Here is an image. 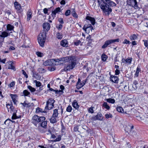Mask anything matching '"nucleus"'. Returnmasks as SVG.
Segmentation results:
<instances>
[{
  "label": "nucleus",
  "instance_id": "obj_59",
  "mask_svg": "<svg viewBox=\"0 0 148 148\" xmlns=\"http://www.w3.org/2000/svg\"><path fill=\"white\" fill-rule=\"evenodd\" d=\"M22 73L25 76V77L26 78H27L28 77V76L27 75V74L26 72L23 70H22Z\"/></svg>",
  "mask_w": 148,
  "mask_h": 148
},
{
  "label": "nucleus",
  "instance_id": "obj_4",
  "mask_svg": "<svg viewBox=\"0 0 148 148\" xmlns=\"http://www.w3.org/2000/svg\"><path fill=\"white\" fill-rule=\"evenodd\" d=\"M45 118L44 117L39 116L35 115L32 117V122L35 125H36L38 123L42 122L45 120Z\"/></svg>",
  "mask_w": 148,
  "mask_h": 148
},
{
  "label": "nucleus",
  "instance_id": "obj_27",
  "mask_svg": "<svg viewBox=\"0 0 148 148\" xmlns=\"http://www.w3.org/2000/svg\"><path fill=\"white\" fill-rule=\"evenodd\" d=\"M58 110L57 109H55L54 110L53 113V116L55 117H58Z\"/></svg>",
  "mask_w": 148,
  "mask_h": 148
},
{
  "label": "nucleus",
  "instance_id": "obj_30",
  "mask_svg": "<svg viewBox=\"0 0 148 148\" xmlns=\"http://www.w3.org/2000/svg\"><path fill=\"white\" fill-rule=\"evenodd\" d=\"M27 88L32 93L34 92L36 90L35 88L29 85L27 86Z\"/></svg>",
  "mask_w": 148,
  "mask_h": 148
},
{
  "label": "nucleus",
  "instance_id": "obj_45",
  "mask_svg": "<svg viewBox=\"0 0 148 148\" xmlns=\"http://www.w3.org/2000/svg\"><path fill=\"white\" fill-rule=\"evenodd\" d=\"M87 39L88 40H87L88 43L90 44L91 43L92 40L90 35L87 37Z\"/></svg>",
  "mask_w": 148,
  "mask_h": 148
},
{
  "label": "nucleus",
  "instance_id": "obj_16",
  "mask_svg": "<svg viewBox=\"0 0 148 148\" xmlns=\"http://www.w3.org/2000/svg\"><path fill=\"white\" fill-rule=\"evenodd\" d=\"M111 43H112L110 40H106L104 44L102 46V48L103 49H104L107 47L108 45Z\"/></svg>",
  "mask_w": 148,
  "mask_h": 148
},
{
  "label": "nucleus",
  "instance_id": "obj_28",
  "mask_svg": "<svg viewBox=\"0 0 148 148\" xmlns=\"http://www.w3.org/2000/svg\"><path fill=\"white\" fill-rule=\"evenodd\" d=\"M73 11L71 12V14L75 18H77L78 17V16L75 12V10L74 9H73Z\"/></svg>",
  "mask_w": 148,
  "mask_h": 148
},
{
  "label": "nucleus",
  "instance_id": "obj_19",
  "mask_svg": "<svg viewBox=\"0 0 148 148\" xmlns=\"http://www.w3.org/2000/svg\"><path fill=\"white\" fill-rule=\"evenodd\" d=\"M91 27H92L91 25L90 24H88V25H85L83 28V29L85 31V32H86L87 31V29H88Z\"/></svg>",
  "mask_w": 148,
  "mask_h": 148
},
{
  "label": "nucleus",
  "instance_id": "obj_17",
  "mask_svg": "<svg viewBox=\"0 0 148 148\" xmlns=\"http://www.w3.org/2000/svg\"><path fill=\"white\" fill-rule=\"evenodd\" d=\"M9 65L8 66V69H12L14 71L16 70L14 66V63L13 62L10 61L9 62Z\"/></svg>",
  "mask_w": 148,
  "mask_h": 148
},
{
  "label": "nucleus",
  "instance_id": "obj_31",
  "mask_svg": "<svg viewBox=\"0 0 148 148\" xmlns=\"http://www.w3.org/2000/svg\"><path fill=\"white\" fill-rule=\"evenodd\" d=\"M106 101L107 102L112 103H114L115 102V100L112 98L108 99H106Z\"/></svg>",
  "mask_w": 148,
  "mask_h": 148
},
{
  "label": "nucleus",
  "instance_id": "obj_1",
  "mask_svg": "<svg viewBox=\"0 0 148 148\" xmlns=\"http://www.w3.org/2000/svg\"><path fill=\"white\" fill-rule=\"evenodd\" d=\"M99 6L105 15L109 16L112 12L111 7L115 6L116 4L110 0H98Z\"/></svg>",
  "mask_w": 148,
  "mask_h": 148
},
{
  "label": "nucleus",
  "instance_id": "obj_44",
  "mask_svg": "<svg viewBox=\"0 0 148 148\" xmlns=\"http://www.w3.org/2000/svg\"><path fill=\"white\" fill-rule=\"evenodd\" d=\"M55 92L56 94H59L60 95L63 93V91L61 90H55Z\"/></svg>",
  "mask_w": 148,
  "mask_h": 148
},
{
  "label": "nucleus",
  "instance_id": "obj_51",
  "mask_svg": "<svg viewBox=\"0 0 148 148\" xmlns=\"http://www.w3.org/2000/svg\"><path fill=\"white\" fill-rule=\"evenodd\" d=\"M71 14V11L70 10H68L66 11L65 13V15L66 16H69Z\"/></svg>",
  "mask_w": 148,
  "mask_h": 148
},
{
  "label": "nucleus",
  "instance_id": "obj_49",
  "mask_svg": "<svg viewBox=\"0 0 148 148\" xmlns=\"http://www.w3.org/2000/svg\"><path fill=\"white\" fill-rule=\"evenodd\" d=\"M112 43H113L115 42H119L120 39L119 38H117L115 39H110Z\"/></svg>",
  "mask_w": 148,
  "mask_h": 148
},
{
  "label": "nucleus",
  "instance_id": "obj_25",
  "mask_svg": "<svg viewBox=\"0 0 148 148\" xmlns=\"http://www.w3.org/2000/svg\"><path fill=\"white\" fill-rule=\"evenodd\" d=\"M57 117L53 116H52L51 118L50 121V122L51 123H54L56 122V118Z\"/></svg>",
  "mask_w": 148,
  "mask_h": 148
},
{
  "label": "nucleus",
  "instance_id": "obj_32",
  "mask_svg": "<svg viewBox=\"0 0 148 148\" xmlns=\"http://www.w3.org/2000/svg\"><path fill=\"white\" fill-rule=\"evenodd\" d=\"M116 109L117 111L119 112L122 113L124 112L123 109L121 107H118L116 108Z\"/></svg>",
  "mask_w": 148,
  "mask_h": 148
},
{
  "label": "nucleus",
  "instance_id": "obj_40",
  "mask_svg": "<svg viewBox=\"0 0 148 148\" xmlns=\"http://www.w3.org/2000/svg\"><path fill=\"white\" fill-rule=\"evenodd\" d=\"M39 72L41 73H44L46 72L45 69L42 68H39L38 69Z\"/></svg>",
  "mask_w": 148,
  "mask_h": 148
},
{
  "label": "nucleus",
  "instance_id": "obj_6",
  "mask_svg": "<svg viewBox=\"0 0 148 148\" xmlns=\"http://www.w3.org/2000/svg\"><path fill=\"white\" fill-rule=\"evenodd\" d=\"M10 109L11 110L10 113L13 112V115L12 117V120L18 119L20 117V116H16V113L17 112V110L15 109L13 106H10Z\"/></svg>",
  "mask_w": 148,
  "mask_h": 148
},
{
  "label": "nucleus",
  "instance_id": "obj_38",
  "mask_svg": "<svg viewBox=\"0 0 148 148\" xmlns=\"http://www.w3.org/2000/svg\"><path fill=\"white\" fill-rule=\"evenodd\" d=\"M38 131L41 133H43L45 132V130L43 128V127H38Z\"/></svg>",
  "mask_w": 148,
  "mask_h": 148
},
{
  "label": "nucleus",
  "instance_id": "obj_46",
  "mask_svg": "<svg viewBox=\"0 0 148 148\" xmlns=\"http://www.w3.org/2000/svg\"><path fill=\"white\" fill-rule=\"evenodd\" d=\"M125 60L126 63L130 64L131 63V62L132 60V58H127Z\"/></svg>",
  "mask_w": 148,
  "mask_h": 148
},
{
  "label": "nucleus",
  "instance_id": "obj_41",
  "mask_svg": "<svg viewBox=\"0 0 148 148\" xmlns=\"http://www.w3.org/2000/svg\"><path fill=\"white\" fill-rule=\"evenodd\" d=\"M101 58L103 61H105L106 60L107 56L105 54H103L101 56Z\"/></svg>",
  "mask_w": 148,
  "mask_h": 148
},
{
  "label": "nucleus",
  "instance_id": "obj_63",
  "mask_svg": "<svg viewBox=\"0 0 148 148\" xmlns=\"http://www.w3.org/2000/svg\"><path fill=\"white\" fill-rule=\"evenodd\" d=\"M144 42L145 45L148 49V41L145 40L144 41Z\"/></svg>",
  "mask_w": 148,
  "mask_h": 148
},
{
  "label": "nucleus",
  "instance_id": "obj_52",
  "mask_svg": "<svg viewBox=\"0 0 148 148\" xmlns=\"http://www.w3.org/2000/svg\"><path fill=\"white\" fill-rule=\"evenodd\" d=\"M21 104H22L24 107H28L29 106V103H27L25 102H24V103H21Z\"/></svg>",
  "mask_w": 148,
  "mask_h": 148
},
{
  "label": "nucleus",
  "instance_id": "obj_24",
  "mask_svg": "<svg viewBox=\"0 0 148 148\" xmlns=\"http://www.w3.org/2000/svg\"><path fill=\"white\" fill-rule=\"evenodd\" d=\"M23 94L24 96H29L30 95V93L28 92L27 90H25L23 91Z\"/></svg>",
  "mask_w": 148,
  "mask_h": 148
},
{
  "label": "nucleus",
  "instance_id": "obj_36",
  "mask_svg": "<svg viewBox=\"0 0 148 148\" xmlns=\"http://www.w3.org/2000/svg\"><path fill=\"white\" fill-rule=\"evenodd\" d=\"M36 54L38 57H41L44 56L43 53L39 51L36 52Z\"/></svg>",
  "mask_w": 148,
  "mask_h": 148
},
{
  "label": "nucleus",
  "instance_id": "obj_61",
  "mask_svg": "<svg viewBox=\"0 0 148 148\" xmlns=\"http://www.w3.org/2000/svg\"><path fill=\"white\" fill-rule=\"evenodd\" d=\"M36 86L37 87H40L41 86V83L39 81L37 82L36 84Z\"/></svg>",
  "mask_w": 148,
  "mask_h": 148
},
{
  "label": "nucleus",
  "instance_id": "obj_47",
  "mask_svg": "<svg viewBox=\"0 0 148 148\" xmlns=\"http://www.w3.org/2000/svg\"><path fill=\"white\" fill-rule=\"evenodd\" d=\"M74 44L76 46H78L81 44V42L80 40H77L74 42Z\"/></svg>",
  "mask_w": 148,
  "mask_h": 148
},
{
  "label": "nucleus",
  "instance_id": "obj_34",
  "mask_svg": "<svg viewBox=\"0 0 148 148\" xmlns=\"http://www.w3.org/2000/svg\"><path fill=\"white\" fill-rule=\"evenodd\" d=\"M36 112L37 113H39L40 112H45L42 109L39 107L37 108L36 110Z\"/></svg>",
  "mask_w": 148,
  "mask_h": 148
},
{
  "label": "nucleus",
  "instance_id": "obj_64",
  "mask_svg": "<svg viewBox=\"0 0 148 148\" xmlns=\"http://www.w3.org/2000/svg\"><path fill=\"white\" fill-rule=\"evenodd\" d=\"M48 9L46 8H45L43 9L44 13L45 14H47L48 13Z\"/></svg>",
  "mask_w": 148,
  "mask_h": 148
},
{
  "label": "nucleus",
  "instance_id": "obj_20",
  "mask_svg": "<svg viewBox=\"0 0 148 148\" xmlns=\"http://www.w3.org/2000/svg\"><path fill=\"white\" fill-rule=\"evenodd\" d=\"M131 40H136L138 38L137 36L135 34H132L130 37Z\"/></svg>",
  "mask_w": 148,
  "mask_h": 148
},
{
  "label": "nucleus",
  "instance_id": "obj_42",
  "mask_svg": "<svg viewBox=\"0 0 148 148\" xmlns=\"http://www.w3.org/2000/svg\"><path fill=\"white\" fill-rule=\"evenodd\" d=\"M61 136L60 135L58 136V137L57 138L55 139L53 141L54 142H57L60 141L61 140Z\"/></svg>",
  "mask_w": 148,
  "mask_h": 148
},
{
  "label": "nucleus",
  "instance_id": "obj_56",
  "mask_svg": "<svg viewBox=\"0 0 148 148\" xmlns=\"http://www.w3.org/2000/svg\"><path fill=\"white\" fill-rule=\"evenodd\" d=\"M58 21L61 24H63L64 23V21L63 18H59L58 19Z\"/></svg>",
  "mask_w": 148,
  "mask_h": 148
},
{
  "label": "nucleus",
  "instance_id": "obj_9",
  "mask_svg": "<svg viewBox=\"0 0 148 148\" xmlns=\"http://www.w3.org/2000/svg\"><path fill=\"white\" fill-rule=\"evenodd\" d=\"M10 33L7 32L6 31H3L1 33L0 35L1 39H2L3 41L5 38L10 36Z\"/></svg>",
  "mask_w": 148,
  "mask_h": 148
},
{
  "label": "nucleus",
  "instance_id": "obj_26",
  "mask_svg": "<svg viewBox=\"0 0 148 148\" xmlns=\"http://www.w3.org/2000/svg\"><path fill=\"white\" fill-rule=\"evenodd\" d=\"M15 7L17 10H19L20 9L21 7L20 5L17 2H15L14 3Z\"/></svg>",
  "mask_w": 148,
  "mask_h": 148
},
{
  "label": "nucleus",
  "instance_id": "obj_37",
  "mask_svg": "<svg viewBox=\"0 0 148 148\" xmlns=\"http://www.w3.org/2000/svg\"><path fill=\"white\" fill-rule=\"evenodd\" d=\"M72 109V107L70 106H69L66 109V111L68 112H71Z\"/></svg>",
  "mask_w": 148,
  "mask_h": 148
},
{
  "label": "nucleus",
  "instance_id": "obj_50",
  "mask_svg": "<svg viewBox=\"0 0 148 148\" xmlns=\"http://www.w3.org/2000/svg\"><path fill=\"white\" fill-rule=\"evenodd\" d=\"M78 129L79 126H76L74 127L73 130L75 132H78L79 133H80V132L78 130Z\"/></svg>",
  "mask_w": 148,
  "mask_h": 148
},
{
  "label": "nucleus",
  "instance_id": "obj_14",
  "mask_svg": "<svg viewBox=\"0 0 148 148\" xmlns=\"http://www.w3.org/2000/svg\"><path fill=\"white\" fill-rule=\"evenodd\" d=\"M60 45L63 47H67L68 45V42L66 40H62L60 42Z\"/></svg>",
  "mask_w": 148,
  "mask_h": 148
},
{
  "label": "nucleus",
  "instance_id": "obj_10",
  "mask_svg": "<svg viewBox=\"0 0 148 148\" xmlns=\"http://www.w3.org/2000/svg\"><path fill=\"white\" fill-rule=\"evenodd\" d=\"M110 80L113 82L118 83L119 81V78L118 77L111 75L110 77Z\"/></svg>",
  "mask_w": 148,
  "mask_h": 148
},
{
  "label": "nucleus",
  "instance_id": "obj_55",
  "mask_svg": "<svg viewBox=\"0 0 148 148\" xmlns=\"http://www.w3.org/2000/svg\"><path fill=\"white\" fill-rule=\"evenodd\" d=\"M123 44H130L131 42L129 40H128L126 39H125L124 41H123Z\"/></svg>",
  "mask_w": 148,
  "mask_h": 148
},
{
  "label": "nucleus",
  "instance_id": "obj_23",
  "mask_svg": "<svg viewBox=\"0 0 148 148\" xmlns=\"http://www.w3.org/2000/svg\"><path fill=\"white\" fill-rule=\"evenodd\" d=\"M42 122L41 124V127L43 128L46 127L47 125V121L44 120Z\"/></svg>",
  "mask_w": 148,
  "mask_h": 148
},
{
  "label": "nucleus",
  "instance_id": "obj_53",
  "mask_svg": "<svg viewBox=\"0 0 148 148\" xmlns=\"http://www.w3.org/2000/svg\"><path fill=\"white\" fill-rule=\"evenodd\" d=\"M8 106H13V103L12 101H10L8 103H7L6 104V106L8 109Z\"/></svg>",
  "mask_w": 148,
  "mask_h": 148
},
{
  "label": "nucleus",
  "instance_id": "obj_2",
  "mask_svg": "<svg viewBox=\"0 0 148 148\" xmlns=\"http://www.w3.org/2000/svg\"><path fill=\"white\" fill-rule=\"evenodd\" d=\"M58 60L60 61L68 62L64 66V69L65 71H70V70L73 69L76 65V60L73 57H63L58 59Z\"/></svg>",
  "mask_w": 148,
  "mask_h": 148
},
{
  "label": "nucleus",
  "instance_id": "obj_8",
  "mask_svg": "<svg viewBox=\"0 0 148 148\" xmlns=\"http://www.w3.org/2000/svg\"><path fill=\"white\" fill-rule=\"evenodd\" d=\"M103 119L102 115L100 113H98L96 116L92 117V119L94 121H96V120L103 121Z\"/></svg>",
  "mask_w": 148,
  "mask_h": 148
},
{
  "label": "nucleus",
  "instance_id": "obj_12",
  "mask_svg": "<svg viewBox=\"0 0 148 148\" xmlns=\"http://www.w3.org/2000/svg\"><path fill=\"white\" fill-rule=\"evenodd\" d=\"M60 8L59 7H58L56 8L54 11L52 12L51 15L53 18H54L56 17V14L59 12H60Z\"/></svg>",
  "mask_w": 148,
  "mask_h": 148
},
{
  "label": "nucleus",
  "instance_id": "obj_43",
  "mask_svg": "<svg viewBox=\"0 0 148 148\" xmlns=\"http://www.w3.org/2000/svg\"><path fill=\"white\" fill-rule=\"evenodd\" d=\"M106 118L107 119H108L109 118H112V115L110 113H107L105 114Z\"/></svg>",
  "mask_w": 148,
  "mask_h": 148
},
{
  "label": "nucleus",
  "instance_id": "obj_54",
  "mask_svg": "<svg viewBox=\"0 0 148 148\" xmlns=\"http://www.w3.org/2000/svg\"><path fill=\"white\" fill-rule=\"evenodd\" d=\"M93 27H91L90 28H89L88 29H87V31L86 32V33H89L90 32H92V30L93 29Z\"/></svg>",
  "mask_w": 148,
  "mask_h": 148
},
{
  "label": "nucleus",
  "instance_id": "obj_48",
  "mask_svg": "<svg viewBox=\"0 0 148 148\" xmlns=\"http://www.w3.org/2000/svg\"><path fill=\"white\" fill-rule=\"evenodd\" d=\"M56 36L57 38L59 39H61L62 38V36L60 33H57Z\"/></svg>",
  "mask_w": 148,
  "mask_h": 148
},
{
  "label": "nucleus",
  "instance_id": "obj_60",
  "mask_svg": "<svg viewBox=\"0 0 148 148\" xmlns=\"http://www.w3.org/2000/svg\"><path fill=\"white\" fill-rule=\"evenodd\" d=\"M15 85L14 82L13 81L11 82L9 85V87L10 88L13 87Z\"/></svg>",
  "mask_w": 148,
  "mask_h": 148
},
{
  "label": "nucleus",
  "instance_id": "obj_21",
  "mask_svg": "<svg viewBox=\"0 0 148 148\" xmlns=\"http://www.w3.org/2000/svg\"><path fill=\"white\" fill-rule=\"evenodd\" d=\"M138 82L136 80H135L134 81L132 87L134 89L136 90L138 88Z\"/></svg>",
  "mask_w": 148,
  "mask_h": 148
},
{
  "label": "nucleus",
  "instance_id": "obj_15",
  "mask_svg": "<svg viewBox=\"0 0 148 148\" xmlns=\"http://www.w3.org/2000/svg\"><path fill=\"white\" fill-rule=\"evenodd\" d=\"M72 105L73 107L76 109H78L79 107V106L78 105L77 101L75 100H74L72 103Z\"/></svg>",
  "mask_w": 148,
  "mask_h": 148
},
{
  "label": "nucleus",
  "instance_id": "obj_22",
  "mask_svg": "<svg viewBox=\"0 0 148 148\" xmlns=\"http://www.w3.org/2000/svg\"><path fill=\"white\" fill-rule=\"evenodd\" d=\"M14 28V27L12 25L8 24L7 26V29L8 31L13 30Z\"/></svg>",
  "mask_w": 148,
  "mask_h": 148
},
{
  "label": "nucleus",
  "instance_id": "obj_33",
  "mask_svg": "<svg viewBox=\"0 0 148 148\" xmlns=\"http://www.w3.org/2000/svg\"><path fill=\"white\" fill-rule=\"evenodd\" d=\"M84 85V84L80 82L78 85H76V88L78 89H79L80 88L82 87Z\"/></svg>",
  "mask_w": 148,
  "mask_h": 148
},
{
  "label": "nucleus",
  "instance_id": "obj_39",
  "mask_svg": "<svg viewBox=\"0 0 148 148\" xmlns=\"http://www.w3.org/2000/svg\"><path fill=\"white\" fill-rule=\"evenodd\" d=\"M93 108L94 107L92 106L89 108L88 110V112L89 113H93L94 112Z\"/></svg>",
  "mask_w": 148,
  "mask_h": 148
},
{
  "label": "nucleus",
  "instance_id": "obj_11",
  "mask_svg": "<svg viewBox=\"0 0 148 148\" xmlns=\"http://www.w3.org/2000/svg\"><path fill=\"white\" fill-rule=\"evenodd\" d=\"M54 61L53 60H47L43 62V64L45 66H51L54 64L53 62Z\"/></svg>",
  "mask_w": 148,
  "mask_h": 148
},
{
  "label": "nucleus",
  "instance_id": "obj_7",
  "mask_svg": "<svg viewBox=\"0 0 148 148\" xmlns=\"http://www.w3.org/2000/svg\"><path fill=\"white\" fill-rule=\"evenodd\" d=\"M127 3L128 5L134 7H137L138 6L137 3L136 1L134 0H127Z\"/></svg>",
  "mask_w": 148,
  "mask_h": 148
},
{
  "label": "nucleus",
  "instance_id": "obj_29",
  "mask_svg": "<svg viewBox=\"0 0 148 148\" xmlns=\"http://www.w3.org/2000/svg\"><path fill=\"white\" fill-rule=\"evenodd\" d=\"M102 106L103 107L105 108L107 110L109 109L110 108V106L106 102H104Z\"/></svg>",
  "mask_w": 148,
  "mask_h": 148
},
{
  "label": "nucleus",
  "instance_id": "obj_18",
  "mask_svg": "<svg viewBox=\"0 0 148 148\" xmlns=\"http://www.w3.org/2000/svg\"><path fill=\"white\" fill-rule=\"evenodd\" d=\"M32 12H31V10H29L27 11V20L28 21H29L31 18L32 17Z\"/></svg>",
  "mask_w": 148,
  "mask_h": 148
},
{
  "label": "nucleus",
  "instance_id": "obj_57",
  "mask_svg": "<svg viewBox=\"0 0 148 148\" xmlns=\"http://www.w3.org/2000/svg\"><path fill=\"white\" fill-rule=\"evenodd\" d=\"M120 73V71L118 69H116L115 71V75H119Z\"/></svg>",
  "mask_w": 148,
  "mask_h": 148
},
{
  "label": "nucleus",
  "instance_id": "obj_5",
  "mask_svg": "<svg viewBox=\"0 0 148 148\" xmlns=\"http://www.w3.org/2000/svg\"><path fill=\"white\" fill-rule=\"evenodd\" d=\"M55 100L52 98H49L46 102L45 110H51L54 107V103Z\"/></svg>",
  "mask_w": 148,
  "mask_h": 148
},
{
  "label": "nucleus",
  "instance_id": "obj_3",
  "mask_svg": "<svg viewBox=\"0 0 148 148\" xmlns=\"http://www.w3.org/2000/svg\"><path fill=\"white\" fill-rule=\"evenodd\" d=\"M44 30L40 34L38 37V42L40 45L43 47L46 38V34L50 28V24L48 23H44L43 24Z\"/></svg>",
  "mask_w": 148,
  "mask_h": 148
},
{
  "label": "nucleus",
  "instance_id": "obj_58",
  "mask_svg": "<svg viewBox=\"0 0 148 148\" xmlns=\"http://www.w3.org/2000/svg\"><path fill=\"white\" fill-rule=\"evenodd\" d=\"M10 96H11V97L12 99V100H14V99H16V95L11 94Z\"/></svg>",
  "mask_w": 148,
  "mask_h": 148
},
{
  "label": "nucleus",
  "instance_id": "obj_35",
  "mask_svg": "<svg viewBox=\"0 0 148 148\" xmlns=\"http://www.w3.org/2000/svg\"><path fill=\"white\" fill-rule=\"evenodd\" d=\"M140 71V66H138L137 68L136 71V73H135V75L136 77H138V74L139 72Z\"/></svg>",
  "mask_w": 148,
  "mask_h": 148
},
{
  "label": "nucleus",
  "instance_id": "obj_13",
  "mask_svg": "<svg viewBox=\"0 0 148 148\" xmlns=\"http://www.w3.org/2000/svg\"><path fill=\"white\" fill-rule=\"evenodd\" d=\"M86 19L87 20L90 21L92 25H94L95 24V21L94 18L87 16L86 17Z\"/></svg>",
  "mask_w": 148,
  "mask_h": 148
},
{
  "label": "nucleus",
  "instance_id": "obj_62",
  "mask_svg": "<svg viewBox=\"0 0 148 148\" xmlns=\"http://www.w3.org/2000/svg\"><path fill=\"white\" fill-rule=\"evenodd\" d=\"M62 25L61 24H59L58 26L57 27V28L59 30L61 29L62 27Z\"/></svg>",
  "mask_w": 148,
  "mask_h": 148
}]
</instances>
